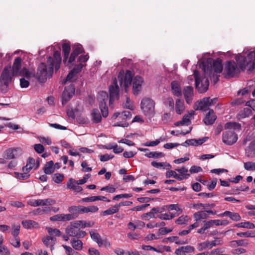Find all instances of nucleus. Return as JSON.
<instances>
[{
	"label": "nucleus",
	"instance_id": "21",
	"mask_svg": "<svg viewBox=\"0 0 255 255\" xmlns=\"http://www.w3.org/2000/svg\"><path fill=\"white\" fill-rule=\"evenodd\" d=\"M217 117L214 111L212 109H210L204 120V123L206 125H212L214 123Z\"/></svg>",
	"mask_w": 255,
	"mask_h": 255
},
{
	"label": "nucleus",
	"instance_id": "44",
	"mask_svg": "<svg viewBox=\"0 0 255 255\" xmlns=\"http://www.w3.org/2000/svg\"><path fill=\"white\" fill-rule=\"evenodd\" d=\"M252 114V111L250 108H245L243 110L241 111L240 115L242 118L249 117Z\"/></svg>",
	"mask_w": 255,
	"mask_h": 255
},
{
	"label": "nucleus",
	"instance_id": "50",
	"mask_svg": "<svg viewBox=\"0 0 255 255\" xmlns=\"http://www.w3.org/2000/svg\"><path fill=\"white\" fill-rule=\"evenodd\" d=\"M164 104L166 106H168L170 108L171 110H174V100L171 97L167 98L164 102Z\"/></svg>",
	"mask_w": 255,
	"mask_h": 255
},
{
	"label": "nucleus",
	"instance_id": "15",
	"mask_svg": "<svg viewBox=\"0 0 255 255\" xmlns=\"http://www.w3.org/2000/svg\"><path fill=\"white\" fill-rule=\"evenodd\" d=\"M144 82L142 77L140 76H136L133 81L132 91L134 95H138L142 89V84Z\"/></svg>",
	"mask_w": 255,
	"mask_h": 255
},
{
	"label": "nucleus",
	"instance_id": "36",
	"mask_svg": "<svg viewBox=\"0 0 255 255\" xmlns=\"http://www.w3.org/2000/svg\"><path fill=\"white\" fill-rule=\"evenodd\" d=\"M241 128V125L236 122H229L225 125V129H228L240 130Z\"/></svg>",
	"mask_w": 255,
	"mask_h": 255
},
{
	"label": "nucleus",
	"instance_id": "32",
	"mask_svg": "<svg viewBox=\"0 0 255 255\" xmlns=\"http://www.w3.org/2000/svg\"><path fill=\"white\" fill-rule=\"evenodd\" d=\"M185 110L184 103L183 101L177 99L175 104V111L177 114H182Z\"/></svg>",
	"mask_w": 255,
	"mask_h": 255
},
{
	"label": "nucleus",
	"instance_id": "60",
	"mask_svg": "<svg viewBox=\"0 0 255 255\" xmlns=\"http://www.w3.org/2000/svg\"><path fill=\"white\" fill-rule=\"evenodd\" d=\"M20 226L19 225H13L12 226V230L11 234L14 237H17L19 233Z\"/></svg>",
	"mask_w": 255,
	"mask_h": 255
},
{
	"label": "nucleus",
	"instance_id": "9",
	"mask_svg": "<svg viewBox=\"0 0 255 255\" xmlns=\"http://www.w3.org/2000/svg\"><path fill=\"white\" fill-rule=\"evenodd\" d=\"M109 104L111 106L113 102L119 98V88L116 78L113 80V85L109 86Z\"/></svg>",
	"mask_w": 255,
	"mask_h": 255
},
{
	"label": "nucleus",
	"instance_id": "28",
	"mask_svg": "<svg viewBox=\"0 0 255 255\" xmlns=\"http://www.w3.org/2000/svg\"><path fill=\"white\" fill-rule=\"evenodd\" d=\"M91 238L96 242L98 246L100 247L104 244V241L102 239L100 234L95 231H91L90 232Z\"/></svg>",
	"mask_w": 255,
	"mask_h": 255
},
{
	"label": "nucleus",
	"instance_id": "31",
	"mask_svg": "<svg viewBox=\"0 0 255 255\" xmlns=\"http://www.w3.org/2000/svg\"><path fill=\"white\" fill-rule=\"evenodd\" d=\"M213 67L214 72L216 73H220L223 71V65L222 60L220 58H217L213 61Z\"/></svg>",
	"mask_w": 255,
	"mask_h": 255
},
{
	"label": "nucleus",
	"instance_id": "2",
	"mask_svg": "<svg viewBox=\"0 0 255 255\" xmlns=\"http://www.w3.org/2000/svg\"><path fill=\"white\" fill-rule=\"evenodd\" d=\"M47 65L45 63H41L38 66L36 76L38 81L40 83H44L47 78L52 76L53 72V59L51 56L47 58Z\"/></svg>",
	"mask_w": 255,
	"mask_h": 255
},
{
	"label": "nucleus",
	"instance_id": "11",
	"mask_svg": "<svg viewBox=\"0 0 255 255\" xmlns=\"http://www.w3.org/2000/svg\"><path fill=\"white\" fill-rule=\"evenodd\" d=\"M238 139V135L233 130H229L222 134L223 142L227 145L233 144L236 142Z\"/></svg>",
	"mask_w": 255,
	"mask_h": 255
},
{
	"label": "nucleus",
	"instance_id": "57",
	"mask_svg": "<svg viewBox=\"0 0 255 255\" xmlns=\"http://www.w3.org/2000/svg\"><path fill=\"white\" fill-rule=\"evenodd\" d=\"M114 157V155H112V154L109 155L108 154H105L104 155H100V159L101 161L105 162V161H108V160L113 158Z\"/></svg>",
	"mask_w": 255,
	"mask_h": 255
},
{
	"label": "nucleus",
	"instance_id": "64",
	"mask_svg": "<svg viewBox=\"0 0 255 255\" xmlns=\"http://www.w3.org/2000/svg\"><path fill=\"white\" fill-rule=\"evenodd\" d=\"M34 150L38 153H42L44 150V146L41 144H35L34 145Z\"/></svg>",
	"mask_w": 255,
	"mask_h": 255
},
{
	"label": "nucleus",
	"instance_id": "42",
	"mask_svg": "<svg viewBox=\"0 0 255 255\" xmlns=\"http://www.w3.org/2000/svg\"><path fill=\"white\" fill-rule=\"evenodd\" d=\"M145 155L148 158H159V157H163L164 156V154L162 152H151L149 151L147 153H146Z\"/></svg>",
	"mask_w": 255,
	"mask_h": 255
},
{
	"label": "nucleus",
	"instance_id": "13",
	"mask_svg": "<svg viewBox=\"0 0 255 255\" xmlns=\"http://www.w3.org/2000/svg\"><path fill=\"white\" fill-rule=\"evenodd\" d=\"M75 87L72 84L65 88L62 96V104L63 105H65L72 98L75 93Z\"/></svg>",
	"mask_w": 255,
	"mask_h": 255
},
{
	"label": "nucleus",
	"instance_id": "10",
	"mask_svg": "<svg viewBox=\"0 0 255 255\" xmlns=\"http://www.w3.org/2000/svg\"><path fill=\"white\" fill-rule=\"evenodd\" d=\"M10 67H5L1 74L0 78V86L3 85L7 87L9 84L11 82L12 77L13 75L10 72Z\"/></svg>",
	"mask_w": 255,
	"mask_h": 255
},
{
	"label": "nucleus",
	"instance_id": "3",
	"mask_svg": "<svg viewBox=\"0 0 255 255\" xmlns=\"http://www.w3.org/2000/svg\"><path fill=\"white\" fill-rule=\"evenodd\" d=\"M141 109L146 116L152 117L155 113V102L149 98H144L141 102Z\"/></svg>",
	"mask_w": 255,
	"mask_h": 255
},
{
	"label": "nucleus",
	"instance_id": "56",
	"mask_svg": "<svg viewBox=\"0 0 255 255\" xmlns=\"http://www.w3.org/2000/svg\"><path fill=\"white\" fill-rule=\"evenodd\" d=\"M86 64L84 65L82 63H79L76 65H75L73 69L72 70L77 75L82 70L83 67L85 66Z\"/></svg>",
	"mask_w": 255,
	"mask_h": 255
},
{
	"label": "nucleus",
	"instance_id": "41",
	"mask_svg": "<svg viewBox=\"0 0 255 255\" xmlns=\"http://www.w3.org/2000/svg\"><path fill=\"white\" fill-rule=\"evenodd\" d=\"M165 240H167L170 242H175L177 245H183L188 243L187 240L186 241L179 240V237L177 236L170 237L165 238Z\"/></svg>",
	"mask_w": 255,
	"mask_h": 255
},
{
	"label": "nucleus",
	"instance_id": "48",
	"mask_svg": "<svg viewBox=\"0 0 255 255\" xmlns=\"http://www.w3.org/2000/svg\"><path fill=\"white\" fill-rule=\"evenodd\" d=\"M15 177L19 180H26L29 178L30 174H27L26 173H19L15 172L14 173Z\"/></svg>",
	"mask_w": 255,
	"mask_h": 255
},
{
	"label": "nucleus",
	"instance_id": "22",
	"mask_svg": "<svg viewBox=\"0 0 255 255\" xmlns=\"http://www.w3.org/2000/svg\"><path fill=\"white\" fill-rule=\"evenodd\" d=\"M204 70L205 75H208L210 76L211 80L213 81L215 84L218 82L219 76L217 75L218 73H214L213 72L212 67H208L206 68V67L204 66Z\"/></svg>",
	"mask_w": 255,
	"mask_h": 255
},
{
	"label": "nucleus",
	"instance_id": "55",
	"mask_svg": "<svg viewBox=\"0 0 255 255\" xmlns=\"http://www.w3.org/2000/svg\"><path fill=\"white\" fill-rule=\"evenodd\" d=\"M230 218L234 221H239L241 220V217L239 213L236 212H232L230 216Z\"/></svg>",
	"mask_w": 255,
	"mask_h": 255
},
{
	"label": "nucleus",
	"instance_id": "1",
	"mask_svg": "<svg viewBox=\"0 0 255 255\" xmlns=\"http://www.w3.org/2000/svg\"><path fill=\"white\" fill-rule=\"evenodd\" d=\"M71 50L70 45L68 43H65L62 45V52L63 53V62L67 64H72L79 54L84 52L83 46L80 44H74L72 47V51L70 57L69 53Z\"/></svg>",
	"mask_w": 255,
	"mask_h": 255
},
{
	"label": "nucleus",
	"instance_id": "59",
	"mask_svg": "<svg viewBox=\"0 0 255 255\" xmlns=\"http://www.w3.org/2000/svg\"><path fill=\"white\" fill-rule=\"evenodd\" d=\"M168 206L170 210H176L179 212V214H181L183 211L182 209L179 207L178 204H170Z\"/></svg>",
	"mask_w": 255,
	"mask_h": 255
},
{
	"label": "nucleus",
	"instance_id": "61",
	"mask_svg": "<svg viewBox=\"0 0 255 255\" xmlns=\"http://www.w3.org/2000/svg\"><path fill=\"white\" fill-rule=\"evenodd\" d=\"M91 177V174H87L84 175V177L80 180H77L76 183L77 185H82L85 183L87 180Z\"/></svg>",
	"mask_w": 255,
	"mask_h": 255
},
{
	"label": "nucleus",
	"instance_id": "25",
	"mask_svg": "<svg viewBox=\"0 0 255 255\" xmlns=\"http://www.w3.org/2000/svg\"><path fill=\"white\" fill-rule=\"evenodd\" d=\"M208 218V215L206 213L205 210L199 211L193 214V218L195 221L202 222Z\"/></svg>",
	"mask_w": 255,
	"mask_h": 255
},
{
	"label": "nucleus",
	"instance_id": "24",
	"mask_svg": "<svg viewBox=\"0 0 255 255\" xmlns=\"http://www.w3.org/2000/svg\"><path fill=\"white\" fill-rule=\"evenodd\" d=\"M68 211L73 215L75 219L77 218L80 214L83 213L82 206H72L69 207Z\"/></svg>",
	"mask_w": 255,
	"mask_h": 255
},
{
	"label": "nucleus",
	"instance_id": "8",
	"mask_svg": "<svg viewBox=\"0 0 255 255\" xmlns=\"http://www.w3.org/2000/svg\"><path fill=\"white\" fill-rule=\"evenodd\" d=\"M21 59L18 57L16 58L13 63L12 71V74L19 76H25L27 78L30 77V73L26 68H23L21 70Z\"/></svg>",
	"mask_w": 255,
	"mask_h": 255
},
{
	"label": "nucleus",
	"instance_id": "4",
	"mask_svg": "<svg viewBox=\"0 0 255 255\" xmlns=\"http://www.w3.org/2000/svg\"><path fill=\"white\" fill-rule=\"evenodd\" d=\"M133 78V74L130 70H127L125 74L123 71H120L118 74V78L121 87L125 88L126 92L128 91V88L130 85Z\"/></svg>",
	"mask_w": 255,
	"mask_h": 255
},
{
	"label": "nucleus",
	"instance_id": "40",
	"mask_svg": "<svg viewBox=\"0 0 255 255\" xmlns=\"http://www.w3.org/2000/svg\"><path fill=\"white\" fill-rule=\"evenodd\" d=\"M189 220V217L187 215H182L179 217L176 221L175 223L178 225H186Z\"/></svg>",
	"mask_w": 255,
	"mask_h": 255
},
{
	"label": "nucleus",
	"instance_id": "54",
	"mask_svg": "<svg viewBox=\"0 0 255 255\" xmlns=\"http://www.w3.org/2000/svg\"><path fill=\"white\" fill-rule=\"evenodd\" d=\"M210 245L209 242H204L199 244L198 249L199 251H201L207 248L210 249Z\"/></svg>",
	"mask_w": 255,
	"mask_h": 255
},
{
	"label": "nucleus",
	"instance_id": "45",
	"mask_svg": "<svg viewBox=\"0 0 255 255\" xmlns=\"http://www.w3.org/2000/svg\"><path fill=\"white\" fill-rule=\"evenodd\" d=\"M47 231L50 236L59 237L61 236V232L57 229H53L51 228H47Z\"/></svg>",
	"mask_w": 255,
	"mask_h": 255
},
{
	"label": "nucleus",
	"instance_id": "12",
	"mask_svg": "<svg viewBox=\"0 0 255 255\" xmlns=\"http://www.w3.org/2000/svg\"><path fill=\"white\" fill-rule=\"evenodd\" d=\"M65 232L68 236L77 237V238H83L87 235L86 232L81 231L80 229L72 227L71 225L67 227Z\"/></svg>",
	"mask_w": 255,
	"mask_h": 255
},
{
	"label": "nucleus",
	"instance_id": "26",
	"mask_svg": "<svg viewBox=\"0 0 255 255\" xmlns=\"http://www.w3.org/2000/svg\"><path fill=\"white\" fill-rule=\"evenodd\" d=\"M42 241L47 247L50 248L52 251L54 249L53 246L56 242V239L54 237L48 236L43 238Z\"/></svg>",
	"mask_w": 255,
	"mask_h": 255
},
{
	"label": "nucleus",
	"instance_id": "17",
	"mask_svg": "<svg viewBox=\"0 0 255 255\" xmlns=\"http://www.w3.org/2000/svg\"><path fill=\"white\" fill-rule=\"evenodd\" d=\"M164 210L163 208L154 207L151 209L149 212L144 213L141 216V218L144 220H149L151 218H154L155 214L162 213Z\"/></svg>",
	"mask_w": 255,
	"mask_h": 255
},
{
	"label": "nucleus",
	"instance_id": "7",
	"mask_svg": "<svg viewBox=\"0 0 255 255\" xmlns=\"http://www.w3.org/2000/svg\"><path fill=\"white\" fill-rule=\"evenodd\" d=\"M108 100L109 97L107 92L101 91L99 93L98 100L99 102V108L104 118L107 117L109 115L108 108L107 105Z\"/></svg>",
	"mask_w": 255,
	"mask_h": 255
},
{
	"label": "nucleus",
	"instance_id": "18",
	"mask_svg": "<svg viewBox=\"0 0 255 255\" xmlns=\"http://www.w3.org/2000/svg\"><path fill=\"white\" fill-rule=\"evenodd\" d=\"M215 99H211L209 97L204 98L199 103L196 110H206L209 106H211V103Z\"/></svg>",
	"mask_w": 255,
	"mask_h": 255
},
{
	"label": "nucleus",
	"instance_id": "37",
	"mask_svg": "<svg viewBox=\"0 0 255 255\" xmlns=\"http://www.w3.org/2000/svg\"><path fill=\"white\" fill-rule=\"evenodd\" d=\"M71 244L74 249L78 251L82 250L83 243L81 241L73 239L71 241Z\"/></svg>",
	"mask_w": 255,
	"mask_h": 255
},
{
	"label": "nucleus",
	"instance_id": "63",
	"mask_svg": "<svg viewBox=\"0 0 255 255\" xmlns=\"http://www.w3.org/2000/svg\"><path fill=\"white\" fill-rule=\"evenodd\" d=\"M0 254L1 255H9L10 252L6 247L0 246Z\"/></svg>",
	"mask_w": 255,
	"mask_h": 255
},
{
	"label": "nucleus",
	"instance_id": "46",
	"mask_svg": "<svg viewBox=\"0 0 255 255\" xmlns=\"http://www.w3.org/2000/svg\"><path fill=\"white\" fill-rule=\"evenodd\" d=\"M64 176L63 174L60 173H55L53 177V180L56 183H61L64 179Z\"/></svg>",
	"mask_w": 255,
	"mask_h": 255
},
{
	"label": "nucleus",
	"instance_id": "5",
	"mask_svg": "<svg viewBox=\"0 0 255 255\" xmlns=\"http://www.w3.org/2000/svg\"><path fill=\"white\" fill-rule=\"evenodd\" d=\"M194 77L195 79V87L200 93L206 92L209 85V81L205 76L200 79L199 71L195 70L194 72Z\"/></svg>",
	"mask_w": 255,
	"mask_h": 255
},
{
	"label": "nucleus",
	"instance_id": "52",
	"mask_svg": "<svg viewBox=\"0 0 255 255\" xmlns=\"http://www.w3.org/2000/svg\"><path fill=\"white\" fill-rule=\"evenodd\" d=\"M223 243L222 240L220 238H216L215 240L211 241L210 242V249L214 247H215L218 245H222Z\"/></svg>",
	"mask_w": 255,
	"mask_h": 255
},
{
	"label": "nucleus",
	"instance_id": "58",
	"mask_svg": "<svg viewBox=\"0 0 255 255\" xmlns=\"http://www.w3.org/2000/svg\"><path fill=\"white\" fill-rule=\"evenodd\" d=\"M202 223L206 230L214 226L213 220H210L209 221L203 220Z\"/></svg>",
	"mask_w": 255,
	"mask_h": 255
},
{
	"label": "nucleus",
	"instance_id": "38",
	"mask_svg": "<svg viewBox=\"0 0 255 255\" xmlns=\"http://www.w3.org/2000/svg\"><path fill=\"white\" fill-rule=\"evenodd\" d=\"M235 227L238 228H244L249 229H253L255 228V225L253 223L250 222H246L237 224L235 225Z\"/></svg>",
	"mask_w": 255,
	"mask_h": 255
},
{
	"label": "nucleus",
	"instance_id": "62",
	"mask_svg": "<svg viewBox=\"0 0 255 255\" xmlns=\"http://www.w3.org/2000/svg\"><path fill=\"white\" fill-rule=\"evenodd\" d=\"M10 244L14 247L18 248L20 247V240L16 237H14L10 239Z\"/></svg>",
	"mask_w": 255,
	"mask_h": 255
},
{
	"label": "nucleus",
	"instance_id": "53",
	"mask_svg": "<svg viewBox=\"0 0 255 255\" xmlns=\"http://www.w3.org/2000/svg\"><path fill=\"white\" fill-rule=\"evenodd\" d=\"M70 225L78 229L82 228V220L74 221L70 222Z\"/></svg>",
	"mask_w": 255,
	"mask_h": 255
},
{
	"label": "nucleus",
	"instance_id": "27",
	"mask_svg": "<svg viewBox=\"0 0 255 255\" xmlns=\"http://www.w3.org/2000/svg\"><path fill=\"white\" fill-rule=\"evenodd\" d=\"M236 60L241 70L245 71L246 69V64L248 62L246 58L243 56L239 55L236 57Z\"/></svg>",
	"mask_w": 255,
	"mask_h": 255
},
{
	"label": "nucleus",
	"instance_id": "33",
	"mask_svg": "<svg viewBox=\"0 0 255 255\" xmlns=\"http://www.w3.org/2000/svg\"><path fill=\"white\" fill-rule=\"evenodd\" d=\"M54 163L51 160L47 162L45 165L43 170L46 174H51L54 172L55 167H53Z\"/></svg>",
	"mask_w": 255,
	"mask_h": 255
},
{
	"label": "nucleus",
	"instance_id": "34",
	"mask_svg": "<svg viewBox=\"0 0 255 255\" xmlns=\"http://www.w3.org/2000/svg\"><path fill=\"white\" fill-rule=\"evenodd\" d=\"M92 118L93 122L95 123H99L101 121L102 117L100 112L97 109H93L92 113Z\"/></svg>",
	"mask_w": 255,
	"mask_h": 255
},
{
	"label": "nucleus",
	"instance_id": "43",
	"mask_svg": "<svg viewBox=\"0 0 255 255\" xmlns=\"http://www.w3.org/2000/svg\"><path fill=\"white\" fill-rule=\"evenodd\" d=\"M99 210V208L96 206H89L88 207L83 206V212L85 213H95L97 212Z\"/></svg>",
	"mask_w": 255,
	"mask_h": 255
},
{
	"label": "nucleus",
	"instance_id": "39",
	"mask_svg": "<svg viewBox=\"0 0 255 255\" xmlns=\"http://www.w3.org/2000/svg\"><path fill=\"white\" fill-rule=\"evenodd\" d=\"M119 211V209L118 208V206H117V204H116L112 207L104 211L103 212V214L104 216L113 215L115 213L118 212Z\"/></svg>",
	"mask_w": 255,
	"mask_h": 255
},
{
	"label": "nucleus",
	"instance_id": "20",
	"mask_svg": "<svg viewBox=\"0 0 255 255\" xmlns=\"http://www.w3.org/2000/svg\"><path fill=\"white\" fill-rule=\"evenodd\" d=\"M246 156L250 158L255 157V139L252 141L245 149Z\"/></svg>",
	"mask_w": 255,
	"mask_h": 255
},
{
	"label": "nucleus",
	"instance_id": "29",
	"mask_svg": "<svg viewBox=\"0 0 255 255\" xmlns=\"http://www.w3.org/2000/svg\"><path fill=\"white\" fill-rule=\"evenodd\" d=\"M171 89L173 94L177 97L182 95V92L179 85L177 81H173L171 84Z\"/></svg>",
	"mask_w": 255,
	"mask_h": 255
},
{
	"label": "nucleus",
	"instance_id": "14",
	"mask_svg": "<svg viewBox=\"0 0 255 255\" xmlns=\"http://www.w3.org/2000/svg\"><path fill=\"white\" fill-rule=\"evenodd\" d=\"M28 204L33 207L38 206H47L54 204L56 202L51 198H47L45 199H31L28 201Z\"/></svg>",
	"mask_w": 255,
	"mask_h": 255
},
{
	"label": "nucleus",
	"instance_id": "23",
	"mask_svg": "<svg viewBox=\"0 0 255 255\" xmlns=\"http://www.w3.org/2000/svg\"><path fill=\"white\" fill-rule=\"evenodd\" d=\"M23 227L26 229H36L39 227L38 224L35 221L31 220H23L21 222Z\"/></svg>",
	"mask_w": 255,
	"mask_h": 255
},
{
	"label": "nucleus",
	"instance_id": "35",
	"mask_svg": "<svg viewBox=\"0 0 255 255\" xmlns=\"http://www.w3.org/2000/svg\"><path fill=\"white\" fill-rule=\"evenodd\" d=\"M255 53H250L248 55V57L251 56L252 57L254 55V59L253 60H250L248 61L246 64V69H248L250 71H252L255 68Z\"/></svg>",
	"mask_w": 255,
	"mask_h": 255
},
{
	"label": "nucleus",
	"instance_id": "47",
	"mask_svg": "<svg viewBox=\"0 0 255 255\" xmlns=\"http://www.w3.org/2000/svg\"><path fill=\"white\" fill-rule=\"evenodd\" d=\"M244 168L246 170L249 171L255 170V162H245L244 164Z\"/></svg>",
	"mask_w": 255,
	"mask_h": 255
},
{
	"label": "nucleus",
	"instance_id": "16",
	"mask_svg": "<svg viewBox=\"0 0 255 255\" xmlns=\"http://www.w3.org/2000/svg\"><path fill=\"white\" fill-rule=\"evenodd\" d=\"M22 153L21 148H9L6 151V158L7 159H13L19 157Z\"/></svg>",
	"mask_w": 255,
	"mask_h": 255
},
{
	"label": "nucleus",
	"instance_id": "30",
	"mask_svg": "<svg viewBox=\"0 0 255 255\" xmlns=\"http://www.w3.org/2000/svg\"><path fill=\"white\" fill-rule=\"evenodd\" d=\"M97 200H102L104 201H107L108 202H110V200L108 199L106 197L103 196H91L89 197H86L83 198L82 201L83 202H94Z\"/></svg>",
	"mask_w": 255,
	"mask_h": 255
},
{
	"label": "nucleus",
	"instance_id": "6",
	"mask_svg": "<svg viewBox=\"0 0 255 255\" xmlns=\"http://www.w3.org/2000/svg\"><path fill=\"white\" fill-rule=\"evenodd\" d=\"M240 73V69L233 60L227 61L225 64L224 75L226 78H232Z\"/></svg>",
	"mask_w": 255,
	"mask_h": 255
},
{
	"label": "nucleus",
	"instance_id": "51",
	"mask_svg": "<svg viewBox=\"0 0 255 255\" xmlns=\"http://www.w3.org/2000/svg\"><path fill=\"white\" fill-rule=\"evenodd\" d=\"M194 114V112L192 111L191 113L189 115H185L182 118L181 121L183 122L184 125H189L191 124V121L189 119V116H192Z\"/></svg>",
	"mask_w": 255,
	"mask_h": 255
},
{
	"label": "nucleus",
	"instance_id": "49",
	"mask_svg": "<svg viewBox=\"0 0 255 255\" xmlns=\"http://www.w3.org/2000/svg\"><path fill=\"white\" fill-rule=\"evenodd\" d=\"M237 235L240 237H255V235L253 231H248L245 232L238 233Z\"/></svg>",
	"mask_w": 255,
	"mask_h": 255
},
{
	"label": "nucleus",
	"instance_id": "19",
	"mask_svg": "<svg viewBox=\"0 0 255 255\" xmlns=\"http://www.w3.org/2000/svg\"><path fill=\"white\" fill-rule=\"evenodd\" d=\"M183 94L187 104H190L193 96V88L191 86H186L183 89Z\"/></svg>",
	"mask_w": 255,
	"mask_h": 255
}]
</instances>
